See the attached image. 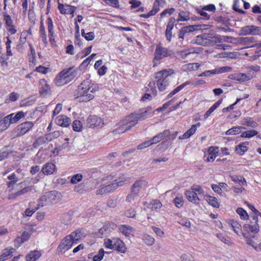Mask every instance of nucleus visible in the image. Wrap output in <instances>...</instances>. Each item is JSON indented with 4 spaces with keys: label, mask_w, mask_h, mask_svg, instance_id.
<instances>
[{
    "label": "nucleus",
    "mask_w": 261,
    "mask_h": 261,
    "mask_svg": "<svg viewBox=\"0 0 261 261\" xmlns=\"http://www.w3.org/2000/svg\"><path fill=\"white\" fill-rule=\"evenodd\" d=\"M98 89L91 80L87 79L77 86L73 95L79 101L87 102L94 98V94Z\"/></svg>",
    "instance_id": "obj_1"
},
{
    "label": "nucleus",
    "mask_w": 261,
    "mask_h": 261,
    "mask_svg": "<svg viewBox=\"0 0 261 261\" xmlns=\"http://www.w3.org/2000/svg\"><path fill=\"white\" fill-rule=\"evenodd\" d=\"M81 239V231L76 230L66 236L60 242L57 248L58 253L65 252L69 250L73 244H76Z\"/></svg>",
    "instance_id": "obj_2"
},
{
    "label": "nucleus",
    "mask_w": 261,
    "mask_h": 261,
    "mask_svg": "<svg viewBox=\"0 0 261 261\" xmlns=\"http://www.w3.org/2000/svg\"><path fill=\"white\" fill-rule=\"evenodd\" d=\"M76 74L77 70L74 67L65 68L57 74L54 82L57 86H62L71 82Z\"/></svg>",
    "instance_id": "obj_3"
},
{
    "label": "nucleus",
    "mask_w": 261,
    "mask_h": 261,
    "mask_svg": "<svg viewBox=\"0 0 261 261\" xmlns=\"http://www.w3.org/2000/svg\"><path fill=\"white\" fill-rule=\"evenodd\" d=\"M172 69H163L155 73V84L160 92H164L169 85V76Z\"/></svg>",
    "instance_id": "obj_4"
},
{
    "label": "nucleus",
    "mask_w": 261,
    "mask_h": 261,
    "mask_svg": "<svg viewBox=\"0 0 261 261\" xmlns=\"http://www.w3.org/2000/svg\"><path fill=\"white\" fill-rule=\"evenodd\" d=\"M173 54V53L170 48L164 47L161 43L158 44L154 53L152 67H155L161 63L162 60L170 57Z\"/></svg>",
    "instance_id": "obj_5"
},
{
    "label": "nucleus",
    "mask_w": 261,
    "mask_h": 261,
    "mask_svg": "<svg viewBox=\"0 0 261 261\" xmlns=\"http://www.w3.org/2000/svg\"><path fill=\"white\" fill-rule=\"evenodd\" d=\"M204 193V190L201 186L194 184L191 187L190 190L185 191V194L189 201L194 204H197L200 201L197 195H203Z\"/></svg>",
    "instance_id": "obj_6"
},
{
    "label": "nucleus",
    "mask_w": 261,
    "mask_h": 261,
    "mask_svg": "<svg viewBox=\"0 0 261 261\" xmlns=\"http://www.w3.org/2000/svg\"><path fill=\"white\" fill-rule=\"evenodd\" d=\"M125 180H120L118 181L117 180L108 184L107 185H101L100 188L96 190V195H103L111 193L115 190L118 187L124 185Z\"/></svg>",
    "instance_id": "obj_7"
},
{
    "label": "nucleus",
    "mask_w": 261,
    "mask_h": 261,
    "mask_svg": "<svg viewBox=\"0 0 261 261\" xmlns=\"http://www.w3.org/2000/svg\"><path fill=\"white\" fill-rule=\"evenodd\" d=\"M104 124L103 120L100 117L94 115L89 116L86 122V127L90 128L102 127Z\"/></svg>",
    "instance_id": "obj_8"
},
{
    "label": "nucleus",
    "mask_w": 261,
    "mask_h": 261,
    "mask_svg": "<svg viewBox=\"0 0 261 261\" xmlns=\"http://www.w3.org/2000/svg\"><path fill=\"white\" fill-rule=\"evenodd\" d=\"M4 17V20L5 22L6 28L9 34L10 35H15L17 31L15 25L13 24V21L11 16L7 12H4L3 13Z\"/></svg>",
    "instance_id": "obj_9"
},
{
    "label": "nucleus",
    "mask_w": 261,
    "mask_h": 261,
    "mask_svg": "<svg viewBox=\"0 0 261 261\" xmlns=\"http://www.w3.org/2000/svg\"><path fill=\"white\" fill-rule=\"evenodd\" d=\"M34 126L32 121H25L17 125L16 132L17 136H22L30 131Z\"/></svg>",
    "instance_id": "obj_10"
},
{
    "label": "nucleus",
    "mask_w": 261,
    "mask_h": 261,
    "mask_svg": "<svg viewBox=\"0 0 261 261\" xmlns=\"http://www.w3.org/2000/svg\"><path fill=\"white\" fill-rule=\"evenodd\" d=\"M219 154V148L217 146H210L207 153H205L204 156V161L206 162H213Z\"/></svg>",
    "instance_id": "obj_11"
},
{
    "label": "nucleus",
    "mask_w": 261,
    "mask_h": 261,
    "mask_svg": "<svg viewBox=\"0 0 261 261\" xmlns=\"http://www.w3.org/2000/svg\"><path fill=\"white\" fill-rule=\"evenodd\" d=\"M39 84V92L41 96L46 97L51 94V88L45 79L40 80Z\"/></svg>",
    "instance_id": "obj_12"
},
{
    "label": "nucleus",
    "mask_w": 261,
    "mask_h": 261,
    "mask_svg": "<svg viewBox=\"0 0 261 261\" xmlns=\"http://www.w3.org/2000/svg\"><path fill=\"white\" fill-rule=\"evenodd\" d=\"M46 23L47 25L49 41L51 44L53 45L56 43V41L55 37L54 22L50 17H48L47 18Z\"/></svg>",
    "instance_id": "obj_13"
},
{
    "label": "nucleus",
    "mask_w": 261,
    "mask_h": 261,
    "mask_svg": "<svg viewBox=\"0 0 261 261\" xmlns=\"http://www.w3.org/2000/svg\"><path fill=\"white\" fill-rule=\"evenodd\" d=\"M55 123L58 126L62 127H67L71 123V119L67 116L61 114L57 116L54 119Z\"/></svg>",
    "instance_id": "obj_14"
},
{
    "label": "nucleus",
    "mask_w": 261,
    "mask_h": 261,
    "mask_svg": "<svg viewBox=\"0 0 261 261\" xmlns=\"http://www.w3.org/2000/svg\"><path fill=\"white\" fill-rule=\"evenodd\" d=\"M58 9L61 14L64 15L70 14L73 17L76 10V7L67 4H63L58 1Z\"/></svg>",
    "instance_id": "obj_15"
},
{
    "label": "nucleus",
    "mask_w": 261,
    "mask_h": 261,
    "mask_svg": "<svg viewBox=\"0 0 261 261\" xmlns=\"http://www.w3.org/2000/svg\"><path fill=\"white\" fill-rule=\"evenodd\" d=\"M210 34L203 33L197 36L194 40V43L202 46H208L211 44L212 41L209 39Z\"/></svg>",
    "instance_id": "obj_16"
},
{
    "label": "nucleus",
    "mask_w": 261,
    "mask_h": 261,
    "mask_svg": "<svg viewBox=\"0 0 261 261\" xmlns=\"http://www.w3.org/2000/svg\"><path fill=\"white\" fill-rule=\"evenodd\" d=\"M31 236V233L30 231H23L21 236L17 237L14 240V247L16 248H18L24 242L29 240Z\"/></svg>",
    "instance_id": "obj_17"
},
{
    "label": "nucleus",
    "mask_w": 261,
    "mask_h": 261,
    "mask_svg": "<svg viewBox=\"0 0 261 261\" xmlns=\"http://www.w3.org/2000/svg\"><path fill=\"white\" fill-rule=\"evenodd\" d=\"M114 250L121 253H124L126 251V247L124 243L118 238H113Z\"/></svg>",
    "instance_id": "obj_18"
},
{
    "label": "nucleus",
    "mask_w": 261,
    "mask_h": 261,
    "mask_svg": "<svg viewBox=\"0 0 261 261\" xmlns=\"http://www.w3.org/2000/svg\"><path fill=\"white\" fill-rule=\"evenodd\" d=\"M121 124H123L128 130L137 124V120L134 119L133 115L130 114L121 120Z\"/></svg>",
    "instance_id": "obj_19"
},
{
    "label": "nucleus",
    "mask_w": 261,
    "mask_h": 261,
    "mask_svg": "<svg viewBox=\"0 0 261 261\" xmlns=\"http://www.w3.org/2000/svg\"><path fill=\"white\" fill-rule=\"evenodd\" d=\"M119 232L126 237H131L134 235V228L128 225H120L118 227Z\"/></svg>",
    "instance_id": "obj_20"
},
{
    "label": "nucleus",
    "mask_w": 261,
    "mask_h": 261,
    "mask_svg": "<svg viewBox=\"0 0 261 261\" xmlns=\"http://www.w3.org/2000/svg\"><path fill=\"white\" fill-rule=\"evenodd\" d=\"M52 196H53V195L51 192L46 193L42 195L39 199L38 206L37 207L39 208L40 207H43L51 203L52 202Z\"/></svg>",
    "instance_id": "obj_21"
},
{
    "label": "nucleus",
    "mask_w": 261,
    "mask_h": 261,
    "mask_svg": "<svg viewBox=\"0 0 261 261\" xmlns=\"http://www.w3.org/2000/svg\"><path fill=\"white\" fill-rule=\"evenodd\" d=\"M248 141L242 142L236 145L234 148V152L236 154L242 156L248 150Z\"/></svg>",
    "instance_id": "obj_22"
},
{
    "label": "nucleus",
    "mask_w": 261,
    "mask_h": 261,
    "mask_svg": "<svg viewBox=\"0 0 261 261\" xmlns=\"http://www.w3.org/2000/svg\"><path fill=\"white\" fill-rule=\"evenodd\" d=\"M25 116V113L22 111L17 112L16 113H12L7 115L8 120L11 124H15L18 122L21 119Z\"/></svg>",
    "instance_id": "obj_23"
},
{
    "label": "nucleus",
    "mask_w": 261,
    "mask_h": 261,
    "mask_svg": "<svg viewBox=\"0 0 261 261\" xmlns=\"http://www.w3.org/2000/svg\"><path fill=\"white\" fill-rule=\"evenodd\" d=\"M160 1L155 0L153 4L152 9L147 13L142 14L140 17L145 18H148L151 16L155 15L160 10Z\"/></svg>",
    "instance_id": "obj_24"
},
{
    "label": "nucleus",
    "mask_w": 261,
    "mask_h": 261,
    "mask_svg": "<svg viewBox=\"0 0 261 261\" xmlns=\"http://www.w3.org/2000/svg\"><path fill=\"white\" fill-rule=\"evenodd\" d=\"M200 125L201 124L200 122H198L196 124L192 125L191 127L182 135L179 136V139L184 140L190 138L196 133L197 127L200 126Z\"/></svg>",
    "instance_id": "obj_25"
},
{
    "label": "nucleus",
    "mask_w": 261,
    "mask_h": 261,
    "mask_svg": "<svg viewBox=\"0 0 261 261\" xmlns=\"http://www.w3.org/2000/svg\"><path fill=\"white\" fill-rule=\"evenodd\" d=\"M15 251V249L9 247L3 250L2 254L0 255V261H5L12 256L13 253Z\"/></svg>",
    "instance_id": "obj_26"
},
{
    "label": "nucleus",
    "mask_w": 261,
    "mask_h": 261,
    "mask_svg": "<svg viewBox=\"0 0 261 261\" xmlns=\"http://www.w3.org/2000/svg\"><path fill=\"white\" fill-rule=\"evenodd\" d=\"M170 134V131L169 129H165L163 132L159 133L152 137L151 139V141H152L153 144H157L166 137L168 136Z\"/></svg>",
    "instance_id": "obj_27"
},
{
    "label": "nucleus",
    "mask_w": 261,
    "mask_h": 261,
    "mask_svg": "<svg viewBox=\"0 0 261 261\" xmlns=\"http://www.w3.org/2000/svg\"><path fill=\"white\" fill-rule=\"evenodd\" d=\"M146 183V182L142 178L136 180L131 188V192L138 195L142 186Z\"/></svg>",
    "instance_id": "obj_28"
},
{
    "label": "nucleus",
    "mask_w": 261,
    "mask_h": 261,
    "mask_svg": "<svg viewBox=\"0 0 261 261\" xmlns=\"http://www.w3.org/2000/svg\"><path fill=\"white\" fill-rule=\"evenodd\" d=\"M259 28L254 25H248L242 28V32L245 35L258 34L259 32Z\"/></svg>",
    "instance_id": "obj_29"
},
{
    "label": "nucleus",
    "mask_w": 261,
    "mask_h": 261,
    "mask_svg": "<svg viewBox=\"0 0 261 261\" xmlns=\"http://www.w3.org/2000/svg\"><path fill=\"white\" fill-rule=\"evenodd\" d=\"M116 225L113 222H107L105 223L103 226L99 229V232L102 234L107 235L114 229Z\"/></svg>",
    "instance_id": "obj_30"
},
{
    "label": "nucleus",
    "mask_w": 261,
    "mask_h": 261,
    "mask_svg": "<svg viewBox=\"0 0 261 261\" xmlns=\"http://www.w3.org/2000/svg\"><path fill=\"white\" fill-rule=\"evenodd\" d=\"M40 251L33 250L30 251L25 256L27 261H36L41 256Z\"/></svg>",
    "instance_id": "obj_31"
},
{
    "label": "nucleus",
    "mask_w": 261,
    "mask_h": 261,
    "mask_svg": "<svg viewBox=\"0 0 261 261\" xmlns=\"http://www.w3.org/2000/svg\"><path fill=\"white\" fill-rule=\"evenodd\" d=\"M56 166L52 163L45 164L41 170L42 172L45 175L52 174L55 170Z\"/></svg>",
    "instance_id": "obj_32"
},
{
    "label": "nucleus",
    "mask_w": 261,
    "mask_h": 261,
    "mask_svg": "<svg viewBox=\"0 0 261 261\" xmlns=\"http://www.w3.org/2000/svg\"><path fill=\"white\" fill-rule=\"evenodd\" d=\"M204 200L213 207L218 208L220 206V204L218 200L215 197L210 196L209 195H204Z\"/></svg>",
    "instance_id": "obj_33"
},
{
    "label": "nucleus",
    "mask_w": 261,
    "mask_h": 261,
    "mask_svg": "<svg viewBox=\"0 0 261 261\" xmlns=\"http://www.w3.org/2000/svg\"><path fill=\"white\" fill-rule=\"evenodd\" d=\"M106 253L103 248H101L98 252L97 254L94 253H91L88 254V258L92 259L93 261H101L103 258L105 253Z\"/></svg>",
    "instance_id": "obj_34"
},
{
    "label": "nucleus",
    "mask_w": 261,
    "mask_h": 261,
    "mask_svg": "<svg viewBox=\"0 0 261 261\" xmlns=\"http://www.w3.org/2000/svg\"><path fill=\"white\" fill-rule=\"evenodd\" d=\"M228 224L231 226L234 232L238 236H240L242 234L241 225L237 221L230 220H229Z\"/></svg>",
    "instance_id": "obj_35"
},
{
    "label": "nucleus",
    "mask_w": 261,
    "mask_h": 261,
    "mask_svg": "<svg viewBox=\"0 0 261 261\" xmlns=\"http://www.w3.org/2000/svg\"><path fill=\"white\" fill-rule=\"evenodd\" d=\"M191 82L190 81H187L182 84L180 85L179 86L176 87L175 89H174L172 91H171L167 95L166 97V99H169L171 98L173 95L177 93L178 92H179L180 90H181L184 88H185L186 86L190 85Z\"/></svg>",
    "instance_id": "obj_36"
},
{
    "label": "nucleus",
    "mask_w": 261,
    "mask_h": 261,
    "mask_svg": "<svg viewBox=\"0 0 261 261\" xmlns=\"http://www.w3.org/2000/svg\"><path fill=\"white\" fill-rule=\"evenodd\" d=\"M258 217H257V221H254V224H245L244 227L248 231H250L253 233H257L259 230V224H258Z\"/></svg>",
    "instance_id": "obj_37"
},
{
    "label": "nucleus",
    "mask_w": 261,
    "mask_h": 261,
    "mask_svg": "<svg viewBox=\"0 0 261 261\" xmlns=\"http://www.w3.org/2000/svg\"><path fill=\"white\" fill-rule=\"evenodd\" d=\"M131 114L133 115L134 119L137 120V124L138 121L143 120L147 117L148 111L147 110H145L141 113L134 112L131 113Z\"/></svg>",
    "instance_id": "obj_38"
},
{
    "label": "nucleus",
    "mask_w": 261,
    "mask_h": 261,
    "mask_svg": "<svg viewBox=\"0 0 261 261\" xmlns=\"http://www.w3.org/2000/svg\"><path fill=\"white\" fill-rule=\"evenodd\" d=\"M39 34L43 42L45 44H47V36L46 34L45 26L43 23V20L42 18L41 19L40 22Z\"/></svg>",
    "instance_id": "obj_39"
},
{
    "label": "nucleus",
    "mask_w": 261,
    "mask_h": 261,
    "mask_svg": "<svg viewBox=\"0 0 261 261\" xmlns=\"http://www.w3.org/2000/svg\"><path fill=\"white\" fill-rule=\"evenodd\" d=\"M241 124L248 127H255L257 126V123L251 117L244 118Z\"/></svg>",
    "instance_id": "obj_40"
},
{
    "label": "nucleus",
    "mask_w": 261,
    "mask_h": 261,
    "mask_svg": "<svg viewBox=\"0 0 261 261\" xmlns=\"http://www.w3.org/2000/svg\"><path fill=\"white\" fill-rule=\"evenodd\" d=\"M13 151L9 149L8 146H5L0 150V162L8 158L12 154Z\"/></svg>",
    "instance_id": "obj_41"
},
{
    "label": "nucleus",
    "mask_w": 261,
    "mask_h": 261,
    "mask_svg": "<svg viewBox=\"0 0 261 261\" xmlns=\"http://www.w3.org/2000/svg\"><path fill=\"white\" fill-rule=\"evenodd\" d=\"M244 44L247 45V47H253L257 46L255 38L253 37H244L242 39Z\"/></svg>",
    "instance_id": "obj_42"
},
{
    "label": "nucleus",
    "mask_w": 261,
    "mask_h": 261,
    "mask_svg": "<svg viewBox=\"0 0 261 261\" xmlns=\"http://www.w3.org/2000/svg\"><path fill=\"white\" fill-rule=\"evenodd\" d=\"M245 128L243 126H234V127H232V128L228 129L226 132L225 134L226 135H234L239 134L241 132L242 129H245Z\"/></svg>",
    "instance_id": "obj_43"
},
{
    "label": "nucleus",
    "mask_w": 261,
    "mask_h": 261,
    "mask_svg": "<svg viewBox=\"0 0 261 261\" xmlns=\"http://www.w3.org/2000/svg\"><path fill=\"white\" fill-rule=\"evenodd\" d=\"M10 125L8 117L5 116L3 119L0 120V132L6 130Z\"/></svg>",
    "instance_id": "obj_44"
},
{
    "label": "nucleus",
    "mask_w": 261,
    "mask_h": 261,
    "mask_svg": "<svg viewBox=\"0 0 261 261\" xmlns=\"http://www.w3.org/2000/svg\"><path fill=\"white\" fill-rule=\"evenodd\" d=\"M222 100H219L216 102L212 106H211L209 109L205 112L204 115L205 119H207L208 117L213 113L221 103Z\"/></svg>",
    "instance_id": "obj_45"
},
{
    "label": "nucleus",
    "mask_w": 261,
    "mask_h": 261,
    "mask_svg": "<svg viewBox=\"0 0 261 261\" xmlns=\"http://www.w3.org/2000/svg\"><path fill=\"white\" fill-rule=\"evenodd\" d=\"M73 131L76 132H81L83 130V126L82 122L77 119L74 120L72 124Z\"/></svg>",
    "instance_id": "obj_46"
},
{
    "label": "nucleus",
    "mask_w": 261,
    "mask_h": 261,
    "mask_svg": "<svg viewBox=\"0 0 261 261\" xmlns=\"http://www.w3.org/2000/svg\"><path fill=\"white\" fill-rule=\"evenodd\" d=\"M47 140V138L46 137L44 136H40L35 140L33 144V146L35 148H38L40 146L45 144Z\"/></svg>",
    "instance_id": "obj_47"
},
{
    "label": "nucleus",
    "mask_w": 261,
    "mask_h": 261,
    "mask_svg": "<svg viewBox=\"0 0 261 261\" xmlns=\"http://www.w3.org/2000/svg\"><path fill=\"white\" fill-rule=\"evenodd\" d=\"M8 179L9 180V181L7 182V186L8 188L12 187L18 181V178L14 173L9 175L8 176Z\"/></svg>",
    "instance_id": "obj_48"
},
{
    "label": "nucleus",
    "mask_w": 261,
    "mask_h": 261,
    "mask_svg": "<svg viewBox=\"0 0 261 261\" xmlns=\"http://www.w3.org/2000/svg\"><path fill=\"white\" fill-rule=\"evenodd\" d=\"M19 97V94L16 92H12L9 95L8 97L6 99L5 103H9L11 102H15L17 101Z\"/></svg>",
    "instance_id": "obj_49"
},
{
    "label": "nucleus",
    "mask_w": 261,
    "mask_h": 261,
    "mask_svg": "<svg viewBox=\"0 0 261 261\" xmlns=\"http://www.w3.org/2000/svg\"><path fill=\"white\" fill-rule=\"evenodd\" d=\"M116 128L113 130V133L115 135L121 134L124 133L127 130L125 128V126L123 125V124H121V121H120L116 124Z\"/></svg>",
    "instance_id": "obj_50"
},
{
    "label": "nucleus",
    "mask_w": 261,
    "mask_h": 261,
    "mask_svg": "<svg viewBox=\"0 0 261 261\" xmlns=\"http://www.w3.org/2000/svg\"><path fill=\"white\" fill-rule=\"evenodd\" d=\"M6 39H7V41L5 43L6 48V56L11 57L13 55L12 52L11 48L12 41H11L10 37L9 36H7Z\"/></svg>",
    "instance_id": "obj_51"
},
{
    "label": "nucleus",
    "mask_w": 261,
    "mask_h": 261,
    "mask_svg": "<svg viewBox=\"0 0 261 261\" xmlns=\"http://www.w3.org/2000/svg\"><path fill=\"white\" fill-rule=\"evenodd\" d=\"M248 206L249 209L252 211V216L251 217L252 219L254 221H257V217H258L259 216H261V213L257 210H256L253 205L248 203Z\"/></svg>",
    "instance_id": "obj_52"
},
{
    "label": "nucleus",
    "mask_w": 261,
    "mask_h": 261,
    "mask_svg": "<svg viewBox=\"0 0 261 261\" xmlns=\"http://www.w3.org/2000/svg\"><path fill=\"white\" fill-rule=\"evenodd\" d=\"M258 134V132L254 129L249 130L247 131L243 132L241 134V137L242 138H252Z\"/></svg>",
    "instance_id": "obj_53"
},
{
    "label": "nucleus",
    "mask_w": 261,
    "mask_h": 261,
    "mask_svg": "<svg viewBox=\"0 0 261 261\" xmlns=\"http://www.w3.org/2000/svg\"><path fill=\"white\" fill-rule=\"evenodd\" d=\"M190 19V15L188 12L185 11H181L179 13L178 17L176 19V21L178 22L179 21H188Z\"/></svg>",
    "instance_id": "obj_54"
},
{
    "label": "nucleus",
    "mask_w": 261,
    "mask_h": 261,
    "mask_svg": "<svg viewBox=\"0 0 261 261\" xmlns=\"http://www.w3.org/2000/svg\"><path fill=\"white\" fill-rule=\"evenodd\" d=\"M142 239L143 242L148 246H152L155 241L154 239L148 234H144L142 236Z\"/></svg>",
    "instance_id": "obj_55"
},
{
    "label": "nucleus",
    "mask_w": 261,
    "mask_h": 261,
    "mask_svg": "<svg viewBox=\"0 0 261 261\" xmlns=\"http://www.w3.org/2000/svg\"><path fill=\"white\" fill-rule=\"evenodd\" d=\"M35 100L30 98H25L20 101L19 106L20 107H27L31 106L35 103Z\"/></svg>",
    "instance_id": "obj_56"
},
{
    "label": "nucleus",
    "mask_w": 261,
    "mask_h": 261,
    "mask_svg": "<svg viewBox=\"0 0 261 261\" xmlns=\"http://www.w3.org/2000/svg\"><path fill=\"white\" fill-rule=\"evenodd\" d=\"M231 180L234 182H241L243 185H247V182L245 178L242 176L233 175L230 176Z\"/></svg>",
    "instance_id": "obj_57"
},
{
    "label": "nucleus",
    "mask_w": 261,
    "mask_h": 261,
    "mask_svg": "<svg viewBox=\"0 0 261 261\" xmlns=\"http://www.w3.org/2000/svg\"><path fill=\"white\" fill-rule=\"evenodd\" d=\"M82 36L87 41L93 40L95 38V34L93 32L86 33L84 29L81 31Z\"/></svg>",
    "instance_id": "obj_58"
},
{
    "label": "nucleus",
    "mask_w": 261,
    "mask_h": 261,
    "mask_svg": "<svg viewBox=\"0 0 261 261\" xmlns=\"http://www.w3.org/2000/svg\"><path fill=\"white\" fill-rule=\"evenodd\" d=\"M162 206L161 202L159 200H153L149 204V208L154 211L158 208H160Z\"/></svg>",
    "instance_id": "obj_59"
},
{
    "label": "nucleus",
    "mask_w": 261,
    "mask_h": 261,
    "mask_svg": "<svg viewBox=\"0 0 261 261\" xmlns=\"http://www.w3.org/2000/svg\"><path fill=\"white\" fill-rule=\"evenodd\" d=\"M237 213L240 216L242 220H247L248 219V215L247 212L242 207H239L237 209Z\"/></svg>",
    "instance_id": "obj_60"
},
{
    "label": "nucleus",
    "mask_w": 261,
    "mask_h": 261,
    "mask_svg": "<svg viewBox=\"0 0 261 261\" xmlns=\"http://www.w3.org/2000/svg\"><path fill=\"white\" fill-rule=\"evenodd\" d=\"M173 202L177 208H180L184 204L183 197L182 195H178L173 199Z\"/></svg>",
    "instance_id": "obj_61"
},
{
    "label": "nucleus",
    "mask_w": 261,
    "mask_h": 261,
    "mask_svg": "<svg viewBox=\"0 0 261 261\" xmlns=\"http://www.w3.org/2000/svg\"><path fill=\"white\" fill-rule=\"evenodd\" d=\"M217 237L226 244L230 245L231 243L229 237L227 236L223 235L222 233H217Z\"/></svg>",
    "instance_id": "obj_62"
},
{
    "label": "nucleus",
    "mask_w": 261,
    "mask_h": 261,
    "mask_svg": "<svg viewBox=\"0 0 261 261\" xmlns=\"http://www.w3.org/2000/svg\"><path fill=\"white\" fill-rule=\"evenodd\" d=\"M83 179V175L81 173H77L73 175L71 178L70 182L72 184H76L80 182Z\"/></svg>",
    "instance_id": "obj_63"
},
{
    "label": "nucleus",
    "mask_w": 261,
    "mask_h": 261,
    "mask_svg": "<svg viewBox=\"0 0 261 261\" xmlns=\"http://www.w3.org/2000/svg\"><path fill=\"white\" fill-rule=\"evenodd\" d=\"M63 109V105L62 103H58L55 109L54 110L52 114V119L53 120L56 116L59 114Z\"/></svg>",
    "instance_id": "obj_64"
}]
</instances>
